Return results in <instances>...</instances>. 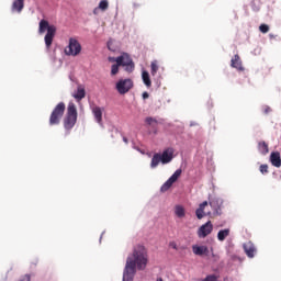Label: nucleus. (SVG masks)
<instances>
[{
  "mask_svg": "<svg viewBox=\"0 0 281 281\" xmlns=\"http://www.w3.org/2000/svg\"><path fill=\"white\" fill-rule=\"evenodd\" d=\"M267 172H269V166H267V165H261V166H260V173H261V175H267Z\"/></svg>",
  "mask_w": 281,
  "mask_h": 281,
  "instance_id": "7c9ffc66",
  "label": "nucleus"
},
{
  "mask_svg": "<svg viewBox=\"0 0 281 281\" xmlns=\"http://www.w3.org/2000/svg\"><path fill=\"white\" fill-rule=\"evenodd\" d=\"M46 35L44 37L46 49H49L52 47V43H54V36H56V26L49 25V22L46 20H41L38 24V34Z\"/></svg>",
  "mask_w": 281,
  "mask_h": 281,
  "instance_id": "f03ea898",
  "label": "nucleus"
},
{
  "mask_svg": "<svg viewBox=\"0 0 281 281\" xmlns=\"http://www.w3.org/2000/svg\"><path fill=\"white\" fill-rule=\"evenodd\" d=\"M179 177H181V169L173 172V175L161 186L160 191L168 192V190L172 188V184L178 181Z\"/></svg>",
  "mask_w": 281,
  "mask_h": 281,
  "instance_id": "1a4fd4ad",
  "label": "nucleus"
},
{
  "mask_svg": "<svg viewBox=\"0 0 281 281\" xmlns=\"http://www.w3.org/2000/svg\"><path fill=\"white\" fill-rule=\"evenodd\" d=\"M123 142H125V144H128V139L126 138H123Z\"/></svg>",
  "mask_w": 281,
  "mask_h": 281,
  "instance_id": "4c0bfd02",
  "label": "nucleus"
},
{
  "mask_svg": "<svg viewBox=\"0 0 281 281\" xmlns=\"http://www.w3.org/2000/svg\"><path fill=\"white\" fill-rule=\"evenodd\" d=\"M86 94L87 92L85 91V87L78 86L77 91L72 93V98H75V100L80 101L85 98Z\"/></svg>",
  "mask_w": 281,
  "mask_h": 281,
  "instance_id": "6ab92c4d",
  "label": "nucleus"
},
{
  "mask_svg": "<svg viewBox=\"0 0 281 281\" xmlns=\"http://www.w3.org/2000/svg\"><path fill=\"white\" fill-rule=\"evenodd\" d=\"M30 280H31L30 274H25L19 281H30Z\"/></svg>",
  "mask_w": 281,
  "mask_h": 281,
  "instance_id": "f704fd0d",
  "label": "nucleus"
},
{
  "mask_svg": "<svg viewBox=\"0 0 281 281\" xmlns=\"http://www.w3.org/2000/svg\"><path fill=\"white\" fill-rule=\"evenodd\" d=\"M160 159H161V164H164V165L170 164V161H172V159H175V148L169 147V148L165 149L162 151V154H160Z\"/></svg>",
  "mask_w": 281,
  "mask_h": 281,
  "instance_id": "9b49d317",
  "label": "nucleus"
},
{
  "mask_svg": "<svg viewBox=\"0 0 281 281\" xmlns=\"http://www.w3.org/2000/svg\"><path fill=\"white\" fill-rule=\"evenodd\" d=\"M108 49H109L110 52H115V46H114L113 40H110V41L108 42Z\"/></svg>",
  "mask_w": 281,
  "mask_h": 281,
  "instance_id": "2f4dec72",
  "label": "nucleus"
},
{
  "mask_svg": "<svg viewBox=\"0 0 281 281\" xmlns=\"http://www.w3.org/2000/svg\"><path fill=\"white\" fill-rule=\"evenodd\" d=\"M156 281H164V279H161V278H158Z\"/></svg>",
  "mask_w": 281,
  "mask_h": 281,
  "instance_id": "58836bf2",
  "label": "nucleus"
},
{
  "mask_svg": "<svg viewBox=\"0 0 281 281\" xmlns=\"http://www.w3.org/2000/svg\"><path fill=\"white\" fill-rule=\"evenodd\" d=\"M78 121V110L76 109V104L70 102L67 109V115L64 120V126L67 131H71L74 126H76V122Z\"/></svg>",
  "mask_w": 281,
  "mask_h": 281,
  "instance_id": "20e7f679",
  "label": "nucleus"
},
{
  "mask_svg": "<svg viewBox=\"0 0 281 281\" xmlns=\"http://www.w3.org/2000/svg\"><path fill=\"white\" fill-rule=\"evenodd\" d=\"M148 265V251L146 247L136 246L132 254L127 256L125 268L123 271V281H133L135 273L144 271Z\"/></svg>",
  "mask_w": 281,
  "mask_h": 281,
  "instance_id": "f257e3e1",
  "label": "nucleus"
},
{
  "mask_svg": "<svg viewBox=\"0 0 281 281\" xmlns=\"http://www.w3.org/2000/svg\"><path fill=\"white\" fill-rule=\"evenodd\" d=\"M259 151L261 155H267V153H269V146L267 143H259Z\"/></svg>",
  "mask_w": 281,
  "mask_h": 281,
  "instance_id": "a878e982",
  "label": "nucleus"
},
{
  "mask_svg": "<svg viewBox=\"0 0 281 281\" xmlns=\"http://www.w3.org/2000/svg\"><path fill=\"white\" fill-rule=\"evenodd\" d=\"M210 207V203H207V201L202 202L199 207L195 211V216L199 221H201L202 218H205V216H210V214H212V212L209 210Z\"/></svg>",
  "mask_w": 281,
  "mask_h": 281,
  "instance_id": "6e6552de",
  "label": "nucleus"
},
{
  "mask_svg": "<svg viewBox=\"0 0 281 281\" xmlns=\"http://www.w3.org/2000/svg\"><path fill=\"white\" fill-rule=\"evenodd\" d=\"M145 122L148 124V126H155V124H157V119L148 116L145 119Z\"/></svg>",
  "mask_w": 281,
  "mask_h": 281,
  "instance_id": "cd10ccee",
  "label": "nucleus"
},
{
  "mask_svg": "<svg viewBox=\"0 0 281 281\" xmlns=\"http://www.w3.org/2000/svg\"><path fill=\"white\" fill-rule=\"evenodd\" d=\"M148 98H149L148 92H143V100H148Z\"/></svg>",
  "mask_w": 281,
  "mask_h": 281,
  "instance_id": "c9c22d12",
  "label": "nucleus"
},
{
  "mask_svg": "<svg viewBox=\"0 0 281 281\" xmlns=\"http://www.w3.org/2000/svg\"><path fill=\"white\" fill-rule=\"evenodd\" d=\"M64 54L66 56H72L74 58L82 54V44H80V41H78V37L68 38V45L65 47Z\"/></svg>",
  "mask_w": 281,
  "mask_h": 281,
  "instance_id": "7ed1b4c3",
  "label": "nucleus"
},
{
  "mask_svg": "<svg viewBox=\"0 0 281 281\" xmlns=\"http://www.w3.org/2000/svg\"><path fill=\"white\" fill-rule=\"evenodd\" d=\"M92 113L94 115L95 122H98V124L102 125V113H104V108L94 106L92 109Z\"/></svg>",
  "mask_w": 281,
  "mask_h": 281,
  "instance_id": "dca6fc26",
  "label": "nucleus"
},
{
  "mask_svg": "<svg viewBox=\"0 0 281 281\" xmlns=\"http://www.w3.org/2000/svg\"><path fill=\"white\" fill-rule=\"evenodd\" d=\"M150 67L151 76H157V71H159V64L157 63V60L151 61Z\"/></svg>",
  "mask_w": 281,
  "mask_h": 281,
  "instance_id": "393cba45",
  "label": "nucleus"
},
{
  "mask_svg": "<svg viewBox=\"0 0 281 281\" xmlns=\"http://www.w3.org/2000/svg\"><path fill=\"white\" fill-rule=\"evenodd\" d=\"M142 80L147 88H150L153 86V81H150V74L148 71L143 70L142 71Z\"/></svg>",
  "mask_w": 281,
  "mask_h": 281,
  "instance_id": "412c9836",
  "label": "nucleus"
},
{
  "mask_svg": "<svg viewBox=\"0 0 281 281\" xmlns=\"http://www.w3.org/2000/svg\"><path fill=\"white\" fill-rule=\"evenodd\" d=\"M259 30H260V32H261L262 34H267V32H269V25H267V24H261V25L259 26Z\"/></svg>",
  "mask_w": 281,
  "mask_h": 281,
  "instance_id": "c756f323",
  "label": "nucleus"
},
{
  "mask_svg": "<svg viewBox=\"0 0 281 281\" xmlns=\"http://www.w3.org/2000/svg\"><path fill=\"white\" fill-rule=\"evenodd\" d=\"M161 164V154H155L151 158L150 168H157Z\"/></svg>",
  "mask_w": 281,
  "mask_h": 281,
  "instance_id": "4be33fe9",
  "label": "nucleus"
},
{
  "mask_svg": "<svg viewBox=\"0 0 281 281\" xmlns=\"http://www.w3.org/2000/svg\"><path fill=\"white\" fill-rule=\"evenodd\" d=\"M23 8H24V1L23 0H15L12 3L11 10H12V12L21 13L23 11Z\"/></svg>",
  "mask_w": 281,
  "mask_h": 281,
  "instance_id": "aec40b11",
  "label": "nucleus"
},
{
  "mask_svg": "<svg viewBox=\"0 0 281 281\" xmlns=\"http://www.w3.org/2000/svg\"><path fill=\"white\" fill-rule=\"evenodd\" d=\"M175 214L178 216V218H183L186 217V209L182 205H176Z\"/></svg>",
  "mask_w": 281,
  "mask_h": 281,
  "instance_id": "5701e85b",
  "label": "nucleus"
},
{
  "mask_svg": "<svg viewBox=\"0 0 281 281\" xmlns=\"http://www.w3.org/2000/svg\"><path fill=\"white\" fill-rule=\"evenodd\" d=\"M119 65L121 67H124L125 71H127V74H132V71L135 70V64L133 63V59L131 58V56L126 53H123L120 56Z\"/></svg>",
  "mask_w": 281,
  "mask_h": 281,
  "instance_id": "0eeeda50",
  "label": "nucleus"
},
{
  "mask_svg": "<svg viewBox=\"0 0 281 281\" xmlns=\"http://www.w3.org/2000/svg\"><path fill=\"white\" fill-rule=\"evenodd\" d=\"M120 65L119 64H114L112 65V68H111V76H117V72L120 71Z\"/></svg>",
  "mask_w": 281,
  "mask_h": 281,
  "instance_id": "bb28decb",
  "label": "nucleus"
},
{
  "mask_svg": "<svg viewBox=\"0 0 281 281\" xmlns=\"http://www.w3.org/2000/svg\"><path fill=\"white\" fill-rule=\"evenodd\" d=\"M169 247H171V249H175L176 251L179 250V246L177 245V241H170Z\"/></svg>",
  "mask_w": 281,
  "mask_h": 281,
  "instance_id": "72a5a7b5",
  "label": "nucleus"
},
{
  "mask_svg": "<svg viewBox=\"0 0 281 281\" xmlns=\"http://www.w3.org/2000/svg\"><path fill=\"white\" fill-rule=\"evenodd\" d=\"M214 229V225H212V222L209 221L204 225L200 226L198 229V236L199 238H207L210 234H212V231Z\"/></svg>",
  "mask_w": 281,
  "mask_h": 281,
  "instance_id": "9d476101",
  "label": "nucleus"
},
{
  "mask_svg": "<svg viewBox=\"0 0 281 281\" xmlns=\"http://www.w3.org/2000/svg\"><path fill=\"white\" fill-rule=\"evenodd\" d=\"M270 162L274 168H280L281 167V158H280V153L278 151H272L270 155Z\"/></svg>",
  "mask_w": 281,
  "mask_h": 281,
  "instance_id": "f3484780",
  "label": "nucleus"
},
{
  "mask_svg": "<svg viewBox=\"0 0 281 281\" xmlns=\"http://www.w3.org/2000/svg\"><path fill=\"white\" fill-rule=\"evenodd\" d=\"M192 251L194 256H210V249L207 246L193 245Z\"/></svg>",
  "mask_w": 281,
  "mask_h": 281,
  "instance_id": "ddd939ff",
  "label": "nucleus"
},
{
  "mask_svg": "<svg viewBox=\"0 0 281 281\" xmlns=\"http://www.w3.org/2000/svg\"><path fill=\"white\" fill-rule=\"evenodd\" d=\"M244 251L248 258H254V256H256V246H254V243L247 241L244 244Z\"/></svg>",
  "mask_w": 281,
  "mask_h": 281,
  "instance_id": "4468645a",
  "label": "nucleus"
},
{
  "mask_svg": "<svg viewBox=\"0 0 281 281\" xmlns=\"http://www.w3.org/2000/svg\"><path fill=\"white\" fill-rule=\"evenodd\" d=\"M65 115V104L63 102L58 103L56 108L53 110L49 119L50 126L56 124H60V120Z\"/></svg>",
  "mask_w": 281,
  "mask_h": 281,
  "instance_id": "423d86ee",
  "label": "nucleus"
},
{
  "mask_svg": "<svg viewBox=\"0 0 281 281\" xmlns=\"http://www.w3.org/2000/svg\"><path fill=\"white\" fill-rule=\"evenodd\" d=\"M201 281H218V277L216 274H209Z\"/></svg>",
  "mask_w": 281,
  "mask_h": 281,
  "instance_id": "c85d7f7f",
  "label": "nucleus"
},
{
  "mask_svg": "<svg viewBox=\"0 0 281 281\" xmlns=\"http://www.w3.org/2000/svg\"><path fill=\"white\" fill-rule=\"evenodd\" d=\"M109 63H116V65H120V56L119 57H109Z\"/></svg>",
  "mask_w": 281,
  "mask_h": 281,
  "instance_id": "473e14b6",
  "label": "nucleus"
},
{
  "mask_svg": "<svg viewBox=\"0 0 281 281\" xmlns=\"http://www.w3.org/2000/svg\"><path fill=\"white\" fill-rule=\"evenodd\" d=\"M210 206L212 207V210H214L216 212V214H218V210H221L223 207V199L221 198H215L210 202Z\"/></svg>",
  "mask_w": 281,
  "mask_h": 281,
  "instance_id": "a211bd4d",
  "label": "nucleus"
},
{
  "mask_svg": "<svg viewBox=\"0 0 281 281\" xmlns=\"http://www.w3.org/2000/svg\"><path fill=\"white\" fill-rule=\"evenodd\" d=\"M109 10V0H100L98 7H95L92 11L94 16H100V14L106 12Z\"/></svg>",
  "mask_w": 281,
  "mask_h": 281,
  "instance_id": "f8f14e48",
  "label": "nucleus"
},
{
  "mask_svg": "<svg viewBox=\"0 0 281 281\" xmlns=\"http://www.w3.org/2000/svg\"><path fill=\"white\" fill-rule=\"evenodd\" d=\"M134 82L133 79L126 78V79H119L115 83V89L120 95H126L131 89H133Z\"/></svg>",
  "mask_w": 281,
  "mask_h": 281,
  "instance_id": "39448f33",
  "label": "nucleus"
},
{
  "mask_svg": "<svg viewBox=\"0 0 281 281\" xmlns=\"http://www.w3.org/2000/svg\"><path fill=\"white\" fill-rule=\"evenodd\" d=\"M227 236H229V228L226 229H222L217 233V239L223 243V240H225V238H227Z\"/></svg>",
  "mask_w": 281,
  "mask_h": 281,
  "instance_id": "b1692460",
  "label": "nucleus"
},
{
  "mask_svg": "<svg viewBox=\"0 0 281 281\" xmlns=\"http://www.w3.org/2000/svg\"><path fill=\"white\" fill-rule=\"evenodd\" d=\"M263 112H265V113H270V112H271V108L265 106V108H263Z\"/></svg>",
  "mask_w": 281,
  "mask_h": 281,
  "instance_id": "e433bc0d",
  "label": "nucleus"
},
{
  "mask_svg": "<svg viewBox=\"0 0 281 281\" xmlns=\"http://www.w3.org/2000/svg\"><path fill=\"white\" fill-rule=\"evenodd\" d=\"M231 66L234 69H237L238 71H245V68L243 67V61L240 60V56L235 55L231 60Z\"/></svg>",
  "mask_w": 281,
  "mask_h": 281,
  "instance_id": "2eb2a0df",
  "label": "nucleus"
}]
</instances>
